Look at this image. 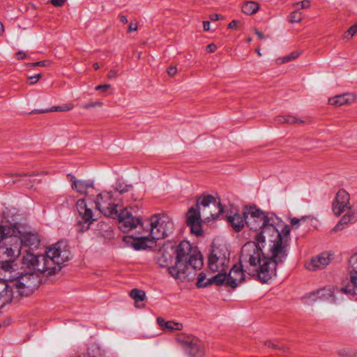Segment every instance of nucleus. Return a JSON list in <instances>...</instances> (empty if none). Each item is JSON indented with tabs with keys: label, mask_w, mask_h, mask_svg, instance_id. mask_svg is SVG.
<instances>
[{
	"label": "nucleus",
	"mask_w": 357,
	"mask_h": 357,
	"mask_svg": "<svg viewBox=\"0 0 357 357\" xmlns=\"http://www.w3.org/2000/svg\"><path fill=\"white\" fill-rule=\"evenodd\" d=\"M276 230L279 236L267 233L269 248L266 255L254 241L248 242L242 247V260L245 264L249 263V273L258 275L263 283L268 282L276 276L277 265L282 264L287 257L289 226L284 225L281 231L276 227Z\"/></svg>",
	"instance_id": "obj_1"
},
{
	"label": "nucleus",
	"mask_w": 357,
	"mask_h": 357,
	"mask_svg": "<svg viewBox=\"0 0 357 357\" xmlns=\"http://www.w3.org/2000/svg\"><path fill=\"white\" fill-rule=\"evenodd\" d=\"M45 252V255H37L26 252L22 259L23 266L30 270L50 275L59 272L62 265L71 257L68 245L64 242L53 244L47 248Z\"/></svg>",
	"instance_id": "obj_2"
},
{
	"label": "nucleus",
	"mask_w": 357,
	"mask_h": 357,
	"mask_svg": "<svg viewBox=\"0 0 357 357\" xmlns=\"http://www.w3.org/2000/svg\"><path fill=\"white\" fill-rule=\"evenodd\" d=\"M174 250V265L169 267V274L181 282L190 280L195 275V271L203 265L201 252L185 241H181Z\"/></svg>",
	"instance_id": "obj_3"
},
{
	"label": "nucleus",
	"mask_w": 357,
	"mask_h": 357,
	"mask_svg": "<svg viewBox=\"0 0 357 357\" xmlns=\"http://www.w3.org/2000/svg\"><path fill=\"white\" fill-rule=\"evenodd\" d=\"M150 227L149 236L134 239L132 246L136 250L153 248L157 240L163 239L173 232L174 225L172 219L166 214H155L150 218Z\"/></svg>",
	"instance_id": "obj_4"
},
{
	"label": "nucleus",
	"mask_w": 357,
	"mask_h": 357,
	"mask_svg": "<svg viewBox=\"0 0 357 357\" xmlns=\"http://www.w3.org/2000/svg\"><path fill=\"white\" fill-rule=\"evenodd\" d=\"M244 215L247 227L253 231H260L255 236L257 245L261 248L264 246L268 232H271L272 236H279L273 219L268 218L261 209L256 206H246L244 208Z\"/></svg>",
	"instance_id": "obj_5"
},
{
	"label": "nucleus",
	"mask_w": 357,
	"mask_h": 357,
	"mask_svg": "<svg viewBox=\"0 0 357 357\" xmlns=\"http://www.w3.org/2000/svg\"><path fill=\"white\" fill-rule=\"evenodd\" d=\"M21 241L15 229L0 242V271L11 273L14 270V261L21 253Z\"/></svg>",
	"instance_id": "obj_6"
},
{
	"label": "nucleus",
	"mask_w": 357,
	"mask_h": 357,
	"mask_svg": "<svg viewBox=\"0 0 357 357\" xmlns=\"http://www.w3.org/2000/svg\"><path fill=\"white\" fill-rule=\"evenodd\" d=\"M230 264V252L225 245H213L208 258L209 269L213 272L222 273Z\"/></svg>",
	"instance_id": "obj_7"
},
{
	"label": "nucleus",
	"mask_w": 357,
	"mask_h": 357,
	"mask_svg": "<svg viewBox=\"0 0 357 357\" xmlns=\"http://www.w3.org/2000/svg\"><path fill=\"white\" fill-rule=\"evenodd\" d=\"M196 205L205 221L216 219L223 212L220 199L210 195L197 198Z\"/></svg>",
	"instance_id": "obj_8"
},
{
	"label": "nucleus",
	"mask_w": 357,
	"mask_h": 357,
	"mask_svg": "<svg viewBox=\"0 0 357 357\" xmlns=\"http://www.w3.org/2000/svg\"><path fill=\"white\" fill-rule=\"evenodd\" d=\"M248 268L249 263L245 264L243 261L241 252L240 256V264H234L228 275H227L226 271L222 273V275L225 277L223 284L234 289L245 280V273L252 277H256L259 280L262 282L259 279L258 275L249 273Z\"/></svg>",
	"instance_id": "obj_9"
},
{
	"label": "nucleus",
	"mask_w": 357,
	"mask_h": 357,
	"mask_svg": "<svg viewBox=\"0 0 357 357\" xmlns=\"http://www.w3.org/2000/svg\"><path fill=\"white\" fill-rule=\"evenodd\" d=\"M13 282L15 293L19 296H28L38 288L40 279L36 273L30 272L22 273Z\"/></svg>",
	"instance_id": "obj_10"
},
{
	"label": "nucleus",
	"mask_w": 357,
	"mask_h": 357,
	"mask_svg": "<svg viewBox=\"0 0 357 357\" xmlns=\"http://www.w3.org/2000/svg\"><path fill=\"white\" fill-rule=\"evenodd\" d=\"M352 256L349 259V280H345L344 282L343 287L341 288L340 290L337 287H324L320 289L317 290L316 291H312L309 293L305 298H310L312 301H317L318 299L321 301H326L331 303H334L336 302V295L340 293V291H342L344 293L350 294V293L347 292L344 289L345 288L346 285L349 284H351V272L354 269V267L352 264H351V259ZM351 295L353 296H357L356 294H351Z\"/></svg>",
	"instance_id": "obj_11"
},
{
	"label": "nucleus",
	"mask_w": 357,
	"mask_h": 357,
	"mask_svg": "<svg viewBox=\"0 0 357 357\" xmlns=\"http://www.w3.org/2000/svg\"><path fill=\"white\" fill-rule=\"evenodd\" d=\"M96 208L106 217L116 218L119 202L114 198L111 192H103L98 194L94 201Z\"/></svg>",
	"instance_id": "obj_12"
},
{
	"label": "nucleus",
	"mask_w": 357,
	"mask_h": 357,
	"mask_svg": "<svg viewBox=\"0 0 357 357\" xmlns=\"http://www.w3.org/2000/svg\"><path fill=\"white\" fill-rule=\"evenodd\" d=\"M350 195L344 189L339 190L332 202V211L335 215L339 216L346 211L349 210V207H357L354 205H350Z\"/></svg>",
	"instance_id": "obj_13"
},
{
	"label": "nucleus",
	"mask_w": 357,
	"mask_h": 357,
	"mask_svg": "<svg viewBox=\"0 0 357 357\" xmlns=\"http://www.w3.org/2000/svg\"><path fill=\"white\" fill-rule=\"evenodd\" d=\"M176 341L181 344L185 349L189 346L196 347V351L190 350V355L192 357H202L204 356V348L201 342L195 337L188 335L185 333H179L176 336Z\"/></svg>",
	"instance_id": "obj_14"
},
{
	"label": "nucleus",
	"mask_w": 357,
	"mask_h": 357,
	"mask_svg": "<svg viewBox=\"0 0 357 357\" xmlns=\"http://www.w3.org/2000/svg\"><path fill=\"white\" fill-rule=\"evenodd\" d=\"M119 219V227L123 232H128L136 228L141 221L134 217L126 208L117 212L116 218Z\"/></svg>",
	"instance_id": "obj_15"
},
{
	"label": "nucleus",
	"mask_w": 357,
	"mask_h": 357,
	"mask_svg": "<svg viewBox=\"0 0 357 357\" xmlns=\"http://www.w3.org/2000/svg\"><path fill=\"white\" fill-rule=\"evenodd\" d=\"M187 225L190 227L192 234L200 236L202 234V215L196 207H191L187 213Z\"/></svg>",
	"instance_id": "obj_16"
},
{
	"label": "nucleus",
	"mask_w": 357,
	"mask_h": 357,
	"mask_svg": "<svg viewBox=\"0 0 357 357\" xmlns=\"http://www.w3.org/2000/svg\"><path fill=\"white\" fill-rule=\"evenodd\" d=\"M331 260V255L328 252H322L313 257L310 261L306 264L309 271H314L326 267Z\"/></svg>",
	"instance_id": "obj_17"
},
{
	"label": "nucleus",
	"mask_w": 357,
	"mask_h": 357,
	"mask_svg": "<svg viewBox=\"0 0 357 357\" xmlns=\"http://www.w3.org/2000/svg\"><path fill=\"white\" fill-rule=\"evenodd\" d=\"M89 204L86 202L84 199H79L77 202V208L79 214L82 218L84 223L87 224L86 229L89 228V225L92 224L96 219L94 218V214L91 208L89 207Z\"/></svg>",
	"instance_id": "obj_18"
},
{
	"label": "nucleus",
	"mask_w": 357,
	"mask_h": 357,
	"mask_svg": "<svg viewBox=\"0 0 357 357\" xmlns=\"http://www.w3.org/2000/svg\"><path fill=\"white\" fill-rule=\"evenodd\" d=\"M226 220L235 231H240L246 225L244 208L241 213L230 211L226 215Z\"/></svg>",
	"instance_id": "obj_19"
},
{
	"label": "nucleus",
	"mask_w": 357,
	"mask_h": 357,
	"mask_svg": "<svg viewBox=\"0 0 357 357\" xmlns=\"http://www.w3.org/2000/svg\"><path fill=\"white\" fill-rule=\"evenodd\" d=\"M175 250L173 247H171L169 250L162 249L158 253L156 257V261L158 265L161 267H167L168 271L169 272V267L174 265L175 258Z\"/></svg>",
	"instance_id": "obj_20"
},
{
	"label": "nucleus",
	"mask_w": 357,
	"mask_h": 357,
	"mask_svg": "<svg viewBox=\"0 0 357 357\" xmlns=\"http://www.w3.org/2000/svg\"><path fill=\"white\" fill-rule=\"evenodd\" d=\"M67 177L71 182V188L80 194H86L89 189L93 188V181L92 180H77L71 174H68Z\"/></svg>",
	"instance_id": "obj_21"
},
{
	"label": "nucleus",
	"mask_w": 357,
	"mask_h": 357,
	"mask_svg": "<svg viewBox=\"0 0 357 357\" xmlns=\"http://www.w3.org/2000/svg\"><path fill=\"white\" fill-rule=\"evenodd\" d=\"M14 287L4 280L0 281V308L10 303L14 298Z\"/></svg>",
	"instance_id": "obj_22"
},
{
	"label": "nucleus",
	"mask_w": 357,
	"mask_h": 357,
	"mask_svg": "<svg viewBox=\"0 0 357 357\" xmlns=\"http://www.w3.org/2000/svg\"><path fill=\"white\" fill-rule=\"evenodd\" d=\"M357 220V207H349L346 213L342 217L338 223L334 227L333 231H337L342 230L345 227L351 222Z\"/></svg>",
	"instance_id": "obj_23"
},
{
	"label": "nucleus",
	"mask_w": 357,
	"mask_h": 357,
	"mask_svg": "<svg viewBox=\"0 0 357 357\" xmlns=\"http://www.w3.org/2000/svg\"><path fill=\"white\" fill-rule=\"evenodd\" d=\"M16 234L18 235L21 241V248L22 245L29 248H37L40 243L39 236L36 234L31 232L22 233L18 229H16Z\"/></svg>",
	"instance_id": "obj_24"
},
{
	"label": "nucleus",
	"mask_w": 357,
	"mask_h": 357,
	"mask_svg": "<svg viewBox=\"0 0 357 357\" xmlns=\"http://www.w3.org/2000/svg\"><path fill=\"white\" fill-rule=\"evenodd\" d=\"M225 278V277L222 275V273H218L211 278L206 280V274L204 273H201L198 275L197 287L199 288L206 287L212 284L221 285L223 284Z\"/></svg>",
	"instance_id": "obj_25"
},
{
	"label": "nucleus",
	"mask_w": 357,
	"mask_h": 357,
	"mask_svg": "<svg viewBox=\"0 0 357 357\" xmlns=\"http://www.w3.org/2000/svg\"><path fill=\"white\" fill-rule=\"evenodd\" d=\"M357 95L354 93H347L337 95L328 99V103L334 106L350 105L356 100Z\"/></svg>",
	"instance_id": "obj_26"
},
{
	"label": "nucleus",
	"mask_w": 357,
	"mask_h": 357,
	"mask_svg": "<svg viewBox=\"0 0 357 357\" xmlns=\"http://www.w3.org/2000/svg\"><path fill=\"white\" fill-rule=\"evenodd\" d=\"M351 264L354 267L351 272V284L346 285L344 289L347 292L357 295V255H352Z\"/></svg>",
	"instance_id": "obj_27"
},
{
	"label": "nucleus",
	"mask_w": 357,
	"mask_h": 357,
	"mask_svg": "<svg viewBox=\"0 0 357 357\" xmlns=\"http://www.w3.org/2000/svg\"><path fill=\"white\" fill-rule=\"evenodd\" d=\"M158 324L160 327L167 332H172L174 331H181L183 328V325L178 322H174L173 321H165L163 318L159 317L157 319Z\"/></svg>",
	"instance_id": "obj_28"
},
{
	"label": "nucleus",
	"mask_w": 357,
	"mask_h": 357,
	"mask_svg": "<svg viewBox=\"0 0 357 357\" xmlns=\"http://www.w3.org/2000/svg\"><path fill=\"white\" fill-rule=\"evenodd\" d=\"M259 8V4L255 1H246L242 6V11L246 15H253L256 13Z\"/></svg>",
	"instance_id": "obj_29"
},
{
	"label": "nucleus",
	"mask_w": 357,
	"mask_h": 357,
	"mask_svg": "<svg viewBox=\"0 0 357 357\" xmlns=\"http://www.w3.org/2000/svg\"><path fill=\"white\" fill-rule=\"evenodd\" d=\"M299 54H300L299 52H298L296 51L292 52L289 55L278 58L275 60V63L278 65H281L282 63L289 62V61L298 58Z\"/></svg>",
	"instance_id": "obj_30"
},
{
	"label": "nucleus",
	"mask_w": 357,
	"mask_h": 357,
	"mask_svg": "<svg viewBox=\"0 0 357 357\" xmlns=\"http://www.w3.org/2000/svg\"><path fill=\"white\" fill-rule=\"evenodd\" d=\"M130 296L136 302L142 301L145 299L146 297L145 292L142 290L137 289H132L130 292Z\"/></svg>",
	"instance_id": "obj_31"
},
{
	"label": "nucleus",
	"mask_w": 357,
	"mask_h": 357,
	"mask_svg": "<svg viewBox=\"0 0 357 357\" xmlns=\"http://www.w3.org/2000/svg\"><path fill=\"white\" fill-rule=\"evenodd\" d=\"M132 188V185H126L123 182H118L115 184V191L120 194L130 191Z\"/></svg>",
	"instance_id": "obj_32"
},
{
	"label": "nucleus",
	"mask_w": 357,
	"mask_h": 357,
	"mask_svg": "<svg viewBox=\"0 0 357 357\" xmlns=\"http://www.w3.org/2000/svg\"><path fill=\"white\" fill-rule=\"evenodd\" d=\"M303 14L298 10L291 12L289 16V22L291 23H299L302 21Z\"/></svg>",
	"instance_id": "obj_33"
},
{
	"label": "nucleus",
	"mask_w": 357,
	"mask_h": 357,
	"mask_svg": "<svg viewBox=\"0 0 357 357\" xmlns=\"http://www.w3.org/2000/svg\"><path fill=\"white\" fill-rule=\"evenodd\" d=\"M73 107H74V105L70 103V104H67V105H61V106H54L49 111L50 112H66V111L71 110L72 109H73Z\"/></svg>",
	"instance_id": "obj_34"
},
{
	"label": "nucleus",
	"mask_w": 357,
	"mask_h": 357,
	"mask_svg": "<svg viewBox=\"0 0 357 357\" xmlns=\"http://www.w3.org/2000/svg\"><path fill=\"white\" fill-rule=\"evenodd\" d=\"M13 229H15V227H4L0 225V242L3 241L6 236L12 234Z\"/></svg>",
	"instance_id": "obj_35"
},
{
	"label": "nucleus",
	"mask_w": 357,
	"mask_h": 357,
	"mask_svg": "<svg viewBox=\"0 0 357 357\" xmlns=\"http://www.w3.org/2000/svg\"><path fill=\"white\" fill-rule=\"evenodd\" d=\"M293 6L296 8L297 9H305L308 8L310 6V0H303L298 2H295L293 4Z\"/></svg>",
	"instance_id": "obj_36"
},
{
	"label": "nucleus",
	"mask_w": 357,
	"mask_h": 357,
	"mask_svg": "<svg viewBox=\"0 0 357 357\" xmlns=\"http://www.w3.org/2000/svg\"><path fill=\"white\" fill-rule=\"evenodd\" d=\"M357 32V24L351 26L344 34V38L350 39Z\"/></svg>",
	"instance_id": "obj_37"
},
{
	"label": "nucleus",
	"mask_w": 357,
	"mask_h": 357,
	"mask_svg": "<svg viewBox=\"0 0 357 357\" xmlns=\"http://www.w3.org/2000/svg\"><path fill=\"white\" fill-rule=\"evenodd\" d=\"M103 103L101 101H95V102H91L86 103L82 106V108L88 109L91 107H102Z\"/></svg>",
	"instance_id": "obj_38"
},
{
	"label": "nucleus",
	"mask_w": 357,
	"mask_h": 357,
	"mask_svg": "<svg viewBox=\"0 0 357 357\" xmlns=\"http://www.w3.org/2000/svg\"><path fill=\"white\" fill-rule=\"evenodd\" d=\"M304 122H305L304 121L301 120L299 119H297L295 116H286L285 123H287L294 124V123H303Z\"/></svg>",
	"instance_id": "obj_39"
},
{
	"label": "nucleus",
	"mask_w": 357,
	"mask_h": 357,
	"mask_svg": "<svg viewBox=\"0 0 357 357\" xmlns=\"http://www.w3.org/2000/svg\"><path fill=\"white\" fill-rule=\"evenodd\" d=\"M308 217H302L301 218L298 219L296 218H293L291 219V225L293 227H295L296 229L298 227V225L300 222H304Z\"/></svg>",
	"instance_id": "obj_40"
},
{
	"label": "nucleus",
	"mask_w": 357,
	"mask_h": 357,
	"mask_svg": "<svg viewBox=\"0 0 357 357\" xmlns=\"http://www.w3.org/2000/svg\"><path fill=\"white\" fill-rule=\"evenodd\" d=\"M50 65V61H38V62H35V63H29L27 64V66H33V67H35V66H49Z\"/></svg>",
	"instance_id": "obj_41"
},
{
	"label": "nucleus",
	"mask_w": 357,
	"mask_h": 357,
	"mask_svg": "<svg viewBox=\"0 0 357 357\" xmlns=\"http://www.w3.org/2000/svg\"><path fill=\"white\" fill-rule=\"evenodd\" d=\"M41 74H37L33 76L29 77L28 79L30 81V84H34L41 78Z\"/></svg>",
	"instance_id": "obj_42"
},
{
	"label": "nucleus",
	"mask_w": 357,
	"mask_h": 357,
	"mask_svg": "<svg viewBox=\"0 0 357 357\" xmlns=\"http://www.w3.org/2000/svg\"><path fill=\"white\" fill-rule=\"evenodd\" d=\"M137 29H138L137 22H130L128 26V32L130 33L132 31H136L137 30Z\"/></svg>",
	"instance_id": "obj_43"
},
{
	"label": "nucleus",
	"mask_w": 357,
	"mask_h": 357,
	"mask_svg": "<svg viewBox=\"0 0 357 357\" xmlns=\"http://www.w3.org/2000/svg\"><path fill=\"white\" fill-rule=\"evenodd\" d=\"M118 76V70L117 69H111L107 75V77L109 79H114Z\"/></svg>",
	"instance_id": "obj_44"
},
{
	"label": "nucleus",
	"mask_w": 357,
	"mask_h": 357,
	"mask_svg": "<svg viewBox=\"0 0 357 357\" xmlns=\"http://www.w3.org/2000/svg\"><path fill=\"white\" fill-rule=\"evenodd\" d=\"M67 0H51V3L56 7H61L64 5Z\"/></svg>",
	"instance_id": "obj_45"
},
{
	"label": "nucleus",
	"mask_w": 357,
	"mask_h": 357,
	"mask_svg": "<svg viewBox=\"0 0 357 357\" xmlns=\"http://www.w3.org/2000/svg\"><path fill=\"white\" fill-rule=\"evenodd\" d=\"M217 50V46L216 45L213 44V43H211V44H209L208 45L206 46V51L208 52V53H213L214 52L215 50Z\"/></svg>",
	"instance_id": "obj_46"
},
{
	"label": "nucleus",
	"mask_w": 357,
	"mask_h": 357,
	"mask_svg": "<svg viewBox=\"0 0 357 357\" xmlns=\"http://www.w3.org/2000/svg\"><path fill=\"white\" fill-rule=\"evenodd\" d=\"M176 72H177V69H176V66H173L169 67L167 70V74L171 77H173L174 75H175Z\"/></svg>",
	"instance_id": "obj_47"
},
{
	"label": "nucleus",
	"mask_w": 357,
	"mask_h": 357,
	"mask_svg": "<svg viewBox=\"0 0 357 357\" xmlns=\"http://www.w3.org/2000/svg\"><path fill=\"white\" fill-rule=\"evenodd\" d=\"M16 58L18 60H22L26 58V54L23 51H19L15 54Z\"/></svg>",
	"instance_id": "obj_48"
},
{
	"label": "nucleus",
	"mask_w": 357,
	"mask_h": 357,
	"mask_svg": "<svg viewBox=\"0 0 357 357\" xmlns=\"http://www.w3.org/2000/svg\"><path fill=\"white\" fill-rule=\"evenodd\" d=\"M285 121H286V116H278L275 118V121L279 124L284 123Z\"/></svg>",
	"instance_id": "obj_49"
},
{
	"label": "nucleus",
	"mask_w": 357,
	"mask_h": 357,
	"mask_svg": "<svg viewBox=\"0 0 357 357\" xmlns=\"http://www.w3.org/2000/svg\"><path fill=\"white\" fill-rule=\"evenodd\" d=\"M110 87V85L109 84H102V85H98L96 87V90L97 91H107L109 88Z\"/></svg>",
	"instance_id": "obj_50"
},
{
	"label": "nucleus",
	"mask_w": 357,
	"mask_h": 357,
	"mask_svg": "<svg viewBox=\"0 0 357 357\" xmlns=\"http://www.w3.org/2000/svg\"><path fill=\"white\" fill-rule=\"evenodd\" d=\"M255 33L261 39L268 38V36H264L261 31H259L257 29H255Z\"/></svg>",
	"instance_id": "obj_51"
},
{
	"label": "nucleus",
	"mask_w": 357,
	"mask_h": 357,
	"mask_svg": "<svg viewBox=\"0 0 357 357\" xmlns=\"http://www.w3.org/2000/svg\"><path fill=\"white\" fill-rule=\"evenodd\" d=\"M239 23L237 20H232L229 24L228 28L229 29H234L236 27L237 24Z\"/></svg>",
	"instance_id": "obj_52"
},
{
	"label": "nucleus",
	"mask_w": 357,
	"mask_h": 357,
	"mask_svg": "<svg viewBox=\"0 0 357 357\" xmlns=\"http://www.w3.org/2000/svg\"><path fill=\"white\" fill-rule=\"evenodd\" d=\"M203 28H204V30L207 31L210 29V22L208 21H204L203 22Z\"/></svg>",
	"instance_id": "obj_53"
},
{
	"label": "nucleus",
	"mask_w": 357,
	"mask_h": 357,
	"mask_svg": "<svg viewBox=\"0 0 357 357\" xmlns=\"http://www.w3.org/2000/svg\"><path fill=\"white\" fill-rule=\"evenodd\" d=\"M119 20L121 22L123 23V24H126L128 23V18L126 15H120L119 16Z\"/></svg>",
	"instance_id": "obj_54"
},
{
	"label": "nucleus",
	"mask_w": 357,
	"mask_h": 357,
	"mask_svg": "<svg viewBox=\"0 0 357 357\" xmlns=\"http://www.w3.org/2000/svg\"><path fill=\"white\" fill-rule=\"evenodd\" d=\"M210 19L212 20V21H216V20H218L220 19V15H218V14H212L211 16H210Z\"/></svg>",
	"instance_id": "obj_55"
},
{
	"label": "nucleus",
	"mask_w": 357,
	"mask_h": 357,
	"mask_svg": "<svg viewBox=\"0 0 357 357\" xmlns=\"http://www.w3.org/2000/svg\"><path fill=\"white\" fill-rule=\"evenodd\" d=\"M266 344L267 347H273L274 349H278V348L277 347V345H275L274 343H273L271 342H266Z\"/></svg>",
	"instance_id": "obj_56"
},
{
	"label": "nucleus",
	"mask_w": 357,
	"mask_h": 357,
	"mask_svg": "<svg viewBox=\"0 0 357 357\" xmlns=\"http://www.w3.org/2000/svg\"><path fill=\"white\" fill-rule=\"evenodd\" d=\"M4 32V26L3 24L0 22V36H1Z\"/></svg>",
	"instance_id": "obj_57"
},
{
	"label": "nucleus",
	"mask_w": 357,
	"mask_h": 357,
	"mask_svg": "<svg viewBox=\"0 0 357 357\" xmlns=\"http://www.w3.org/2000/svg\"><path fill=\"white\" fill-rule=\"evenodd\" d=\"M190 350L193 351H196V347H193L192 346H189V347L186 349V351L188 352V354H190Z\"/></svg>",
	"instance_id": "obj_58"
},
{
	"label": "nucleus",
	"mask_w": 357,
	"mask_h": 357,
	"mask_svg": "<svg viewBox=\"0 0 357 357\" xmlns=\"http://www.w3.org/2000/svg\"><path fill=\"white\" fill-rule=\"evenodd\" d=\"M93 68H94L96 70H98V69L99 68V65H98V63H93Z\"/></svg>",
	"instance_id": "obj_59"
},
{
	"label": "nucleus",
	"mask_w": 357,
	"mask_h": 357,
	"mask_svg": "<svg viewBox=\"0 0 357 357\" xmlns=\"http://www.w3.org/2000/svg\"><path fill=\"white\" fill-rule=\"evenodd\" d=\"M256 52H257V54H258L259 56H261V52H260V49H259V48H257V49H256Z\"/></svg>",
	"instance_id": "obj_60"
},
{
	"label": "nucleus",
	"mask_w": 357,
	"mask_h": 357,
	"mask_svg": "<svg viewBox=\"0 0 357 357\" xmlns=\"http://www.w3.org/2000/svg\"><path fill=\"white\" fill-rule=\"evenodd\" d=\"M27 175L29 176H36V175H38V173L33 172V173L27 174Z\"/></svg>",
	"instance_id": "obj_61"
},
{
	"label": "nucleus",
	"mask_w": 357,
	"mask_h": 357,
	"mask_svg": "<svg viewBox=\"0 0 357 357\" xmlns=\"http://www.w3.org/2000/svg\"><path fill=\"white\" fill-rule=\"evenodd\" d=\"M251 41H252V38H247V42L250 43Z\"/></svg>",
	"instance_id": "obj_62"
},
{
	"label": "nucleus",
	"mask_w": 357,
	"mask_h": 357,
	"mask_svg": "<svg viewBox=\"0 0 357 357\" xmlns=\"http://www.w3.org/2000/svg\"><path fill=\"white\" fill-rule=\"evenodd\" d=\"M353 255H357V253L354 254Z\"/></svg>",
	"instance_id": "obj_63"
}]
</instances>
